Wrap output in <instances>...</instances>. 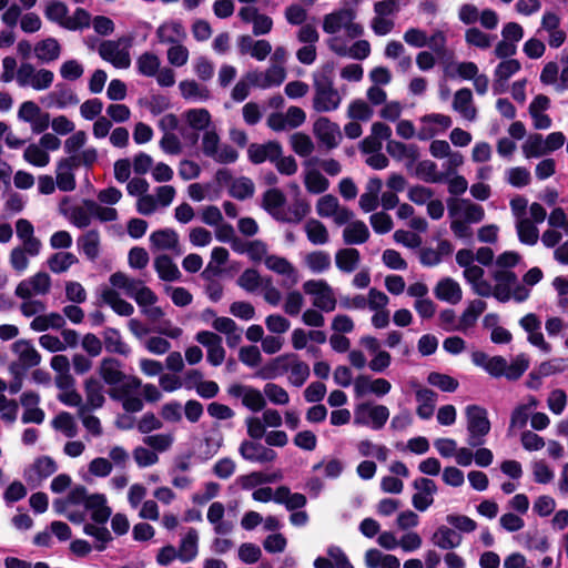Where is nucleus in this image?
<instances>
[{"label": "nucleus", "instance_id": "12", "mask_svg": "<svg viewBox=\"0 0 568 568\" xmlns=\"http://www.w3.org/2000/svg\"><path fill=\"white\" fill-rule=\"evenodd\" d=\"M54 73L44 68H36L30 62H23L17 70V83L20 88H30L34 91H45L51 88Z\"/></svg>", "mask_w": 568, "mask_h": 568}, {"label": "nucleus", "instance_id": "29", "mask_svg": "<svg viewBox=\"0 0 568 568\" xmlns=\"http://www.w3.org/2000/svg\"><path fill=\"white\" fill-rule=\"evenodd\" d=\"M42 102L48 108L67 109L77 105L80 100L75 92L63 83H58L51 92H49Z\"/></svg>", "mask_w": 568, "mask_h": 568}, {"label": "nucleus", "instance_id": "32", "mask_svg": "<svg viewBox=\"0 0 568 568\" xmlns=\"http://www.w3.org/2000/svg\"><path fill=\"white\" fill-rule=\"evenodd\" d=\"M521 68V64L516 59L503 60L494 71L493 92L494 94H501L507 90V81L516 74Z\"/></svg>", "mask_w": 568, "mask_h": 568}, {"label": "nucleus", "instance_id": "35", "mask_svg": "<svg viewBox=\"0 0 568 568\" xmlns=\"http://www.w3.org/2000/svg\"><path fill=\"white\" fill-rule=\"evenodd\" d=\"M24 409L21 420L24 424H41L44 420V412L39 407L40 396L36 392H24L20 397Z\"/></svg>", "mask_w": 568, "mask_h": 568}, {"label": "nucleus", "instance_id": "3", "mask_svg": "<svg viewBox=\"0 0 568 568\" xmlns=\"http://www.w3.org/2000/svg\"><path fill=\"white\" fill-rule=\"evenodd\" d=\"M284 373H288L287 378L291 385L301 387L310 377V366L296 354L288 353L273 358L256 373V376L262 379H273Z\"/></svg>", "mask_w": 568, "mask_h": 568}, {"label": "nucleus", "instance_id": "50", "mask_svg": "<svg viewBox=\"0 0 568 568\" xmlns=\"http://www.w3.org/2000/svg\"><path fill=\"white\" fill-rule=\"evenodd\" d=\"M364 562L367 568H399V559L390 554H384L372 548L365 552Z\"/></svg>", "mask_w": 568, "mask_h": 568}, {"label": "nucleus", "instance_id": "9", "mask_svg": "<svg viewBox=\"0 0 568 568\" xmlns=\"http://www.w3.org/2000/svg\"><path fill=\"white\" fill-rule=\"evenodd\" d=\"M142 382L140 378L129 375L122 383L109 389V396L120 402L128 413H139L143 409V399L140 396Z\"/></svg>", "mask_w": 568, "mask_h": 568}, {"label": "nucleus", "instance_id": "43", "mask_svg": "<svg viewBox=\"0 0 568 568\" xmlns=\"http://www.w3.org/2000/svg\"><path fill=\"white\" fill-rule=\"evenodd\" d=\"M453 109L468 121L476 119L477 110L473 103V93L468 88H463L455 92Z\"/></svg>", "mask_w": 568, "mask_h": 568}, {"label": "nucleus", "instance_id": "14", "mask_svg": "<svg viewBox=\"0 0 568 568\" xmlns=\"http://www.w3.org/2000/svg\"><path fill=\"white\" fill-rule=\"evenodd\" d=\"M130 45L131 40L128 38L106 40L100 44L98 52L104 61L114 68L128 69L131 65Z\"/></svg>", "mask_w": 568, "mask_h": 568}, {"label": "nucleus", "instance_id": "30", "mask_svg": "<svg viewBox=\"0 0 568 568\" xmlns=\"http://www.w3.org/2000/svg\"><path fill=\"white\" fill-rule=\"evenodd\" d=\"M264 265L268 271L283 276L284 285L293 286L297 284L300 280L298 272L295 266L283 256L270 254V256L265 260Z\"/></svg>", "mask_w": 568, "mask_h": 568}, {"label": "nucleus", "instance_id": "60", "mask_svg": "<svg viewBox=\"0 0 568 568\" xmlns=\"http://www.w3.org/2000/svg\"><path fill=\"white\" fill-rule=\"evenodd\" d=\"M197 542L199 534L196 529L190 528L185 536L182 538L178 550L179 559L182 562H190L197 556Z\"/></svg>", "mask_w": 568, "mask_h": 568}, {"label": "nucleus", "instance_id": "25", "mask_svg": "<svg viewBox=\"0 0 568 568\" xmlns=\"http://www.w3.org/2000/svg\"><path fill=\"white\" fill-rule=\"evenodd\" d=\"M313 133L327 149L336 148L342 140L338 124L325 116H321L314 122Z\"/></svg>", "mask_w": 568, "mask_h": 568}, {"label": "nucleus", "instance_id": "44", "mask_svg": "<svg viewBox=\"0 0 568 568\" xmlns=\"http://www.w3.org/2000/svg\"><path fill=\"white\" fill-rule=\"evenodd\" d=\"M343 230V241L347 245H359L369 239L367 225L359 220L348 221Z\"/></svg>", "mask_w": 568, "mask_h": 568}, {"label": "nucleus", "instance_id": "52", "mask_svg": "<svg viewBox=\"0 0 568 568\" xmlns=\"http://www.w3.org/2000/svg\"><path fill=\"white\" fill-rule=\"evenodd\" d=\"M65 325L64 316L57 312L41 313L30 323V328L34 332H44L48 329H60Z\"/></svg>", "mask_w": 568, "mask_h": 568}, {"label": "nucleus", "instance_id": "20", "mask_svg": "<svg viewBox=\"0 0 568 568\" xmlns=\"http://www.w3.org/2000/svg\"><path fill=\"white\" fill-rule=\"evenodd\" d=\"M327 45L335 54L355 60H364L371 54V44L367 40H357L348 45L341 37H332Z\"/></svg>", "mask_w": 568, "mask_h": 568}, {"label": "nucleus", "instance_id": "51", "mask_svg": "<svg viewBox=\"0 0 568 568\" xmlns=\"http://www.w3.org/2000/svg\"><path fill=\"white\" fill-rule=\"evenodd\" d=\"M79 262L75 254L68 251H59L50 255L47 260V266L53 274L68 272Z\"/></svg>", "mask_w": 568, "mask_h": 568}, {"label": "nucleus", "instance_id": "33", "mask_svg": "<svg viewBox=\"0 0 568 568\" xmlns=\"http://www.w3.org/2000/svg\"><path fill=\"white\" fill-rule=\"evenodd\" d=\"M206 519L217 536H227L234 529V523L225 519V507L220 501H214L209 506Z\"/></svg>", "mask_w": 568, "mask_h": 568}, {"label": "nucleus", "instance_id": "45", "mask_svg": "<svg viewBox=\"0 0 568 568\" xmlns=\"http://www.w3.org/2000/svg\"><path fill=\"white\" fill-rule=\"evenodd\" d=\"M150 244L154 251H175L179 246V235L171 229L159 230L150 235Z\"/></svg>", "mask_w": 568, "mask_h": 568}, {"label": "nucleus", "instance_id": "53", "mask_svg": "<svg viewBox=\"0 0 568 568\" xmlns=\"http://www.w3.org/2000/svg\"><path fill=\"white\" fill-rule=\"evenodd\" d=\"M13 353L18 356L21 364L26 367L37 366L41 362V356L33 345L26 341L19 339L12 345Z\"/></svg>", "mask_w": 568, "mask_h": 568}, {"label": "nucleus", "instance_id": "1", "mask_svg": "<svg viewBox=\"0 0 568 568\" xmlns=\"http://www.w3.org/2000/svg\"><path fill=\"white\" fill-rule=\"evenodd\" d=\"M520 260V255L514 251H506L495 258L489 271L495 285L489 282L488 297L494 296L501 303L511 298L521 303L529 297L530 290L518 282V277L513 271Z\"/></svg>", "mask_w": 568, "mask_h": 568}, {"label": "nucleus", "instance_id": "54", "mask_svg": "<svg viewBox=\"0 0 568 568\" xmlns=\"http://www.w3.org/2000/svg\"><path fill=\"white\" fill-rule=\"evenodd\" d=\"M101 297L120 316H130L134 312L133 305L121 298L114 288L104 287Z\"/></svg>", "mask_w": 568, "mask_h": 568}, {"label": "nucleus", "instance_id": "24", "mask_svg": "<svg viewBox=\"0 0 568 568\" xmlns=\"http://www.w3.org/2000/svg\"><path fill=\"white\" fill-rule=\"evenodd\" d=\"M390 389V382L383 377L372 378L367 375H359L354 381V393L357 397H363L368 394L384 397Z\"/></svg>", "mask_w": 568, "mask_h": 568}, {"label": "nucleus", "instance_id": "37", "mask_svg": "<svg viewBox=\"0 0 568 568\" xmlns=\"http://www.w3.org/2000/svg\"><path fill=\"white\" fill-rule=\"evenodd\" d=\"M434 295L437 300L456 305L463 298V290L457 281L452 277L439 280L434 287Z\"/></svg>", "mask_w": 568, "mask_h": 568}, {"label": "nucleus", "instance_id": "5", "mask_svg": "<svg viewBox=\"0 0 568 568\" xmlns=\"http://www.w3.org/2000/svg\"><path fill=\"white\" fill-rule=\"evenodd\" d=\"M47 20L59 24L70 31H77L90 26V13L77 8L72 16H69L67 4L60 0H48L43 10Z\"/></svg>", "mask_w": 568, "mask_h": 568}, {"label": "nucleus", "instance_id": "27", "mask_svg": "<svg viewBox=\"0 0 568 568\" xmlns=\"http://www.w3.org/2000/svg\"><path fill=\"white\" fill-rule=\"evenodd\" d=\"M239 453L245 460L258 464L272 463L277 457L275 450L255 440L242 442Z\"/></svg>", "mask_w": 568, "mask_h": 568}, {"label": "nucleus", "instance_id": "40", "mask_svg": "<svg viewBox=\"0 0 568 568\" xmlns=\"http://www.w3.org/2000/svg\"><path fill=\"white\" fill-rule=\"evenodd\" d=\"M487 308V303L483 300H473L468 303L460 317L458 318L457 325L455 329L458 332L466 333L468 329L473 328L478 320V317L485 312Z\"/></svg>", "mask_w": 568, "mask_h": 568}, {"label": "nucleus", "instance_id": "62", "mask_svg": "<svg viewBox=\"0 0 568 568\" xmlns=\"http://www.w3.org/2000/svg\"><path fill=\"white\" fill-rule=\"evenodd\" d=\"M285 203V195L278 189H270L263 195L262 206L267 211L274 219L278 221L283 205Z\"/></svg>", "mask_w": 568, "mask_h": 568}, {"label": "nucleus", "instance_id": "21", "mask_svg": "<svg viewBox=\"0 0 568 568\" xmlns=\"http://www.w3.org/2000/svg\"><path fill=\"white\" fill-rule=\"evenodd\" d=\"M520 327L527 334V341L544 354L551 352V345L545 339L541 332V321L534 313H528L519 320Z\"/></svg>", "mask_w": 568, "mask_h": 568}, {"label": "nucleus", "instance_id": "28", "mask_svg": "<svg viewBox=\"0 0 568 568\" xmlns=\"http://www.w3.org/2000/svg\"><path fill=\"white\" fill-rule=\"evenodd\" d=\"M413 487L417 490L412 497L414 508L418 511L427 510L434 503L436 484L429 478L422 477L414 480Z\"/></svg>", "mask_w": 568, "mask_h": 568}, {"label": "nucleus", "instance_id": "34", "mask_svg": "<svg viewBox=\"0 0 568 568\" xmlns=\"http://www.w3.org/2000/svg\"><path fill=\"white\" fill-rule=\"evenodd\" d=\"M282 155V146L278 142L268 141L263 144L252 143L247 149L248 160L254 164L265 161H275Z\"/></svg>", "mask_w": 568, "mask_h": 568}, {"label": "nucleus", "instance_id": "58", "mask_svg": "<svg viewBox=\"0 0 568 568\" xmlns=\"http://www.w3.org/2000/svg\"><path fill=\"white\" fill-rule=\"evenodd\" d=\"M361 254L353 247L341 248L335 254L336 267L343 273H353L359 265Z\"/></svg>", "mask_w": 568, "mask_h": 568}, {"label": "nucleus", "instance_id": "15", "mask_svg": "<svg viewBox=\"0 0 568 568\" xmlns=\"http://www.w3.org/2000/svg\"><path fill=\"white\" fill-rule=\"evenodd\" d=\"M305 294L313 296V306L323 312L336 308V297L332 286L324 280H308L303 284Z\"/></svg>", "mask_w": 568, "mask_h": 568}, {"label": "nucleus", "instance_id": "61", "mask_svg": "<svg viewBox=\"0 0 568 568\" xmlns=\"http://www.w3.org/2000/svg\"><path fill=\"white\" fill-rule=\"evenodd\" d=\"M181 95L189 101L202 102L210 98V91L206 87L199 84L194 80H183L179 83Z\"/></svg>", "mask_w": 568, "mask_h": 568}, {"label": "nucleus", "instance_id": "10", "mask_svg": "<svg viewBox=\"0 0 568 568\" xmlns=\"http://www.w3.org/2000/svg\"><path fill=\"white\" fill-rule=\"evenodd\" d=\"M201 150L206 158L220 164H231L239 159V152L230 144L223 143L215 129L203 133Z\"/></svg>", "mask_w": 568, "mask_h": 568}, {"label": "nucleus", "instance_id": "47", "mask_svg": "<svg viewBox=\"0 0 568 568\" xmlns=\"http://www.w3.org/2000/svg\"><path fill=\"white\" fill-rule=\"evenodd\" d=\"M84 394H85V404L88 409H98L101 408L105 402L104 398V388L102 383L94 378L90 377L84 382Z\"/></svg>", "mask_w": 568, "mask_h": 568}, {"label": "nucleus", "instance_id": "64", "mask_svg": "<svg viewBox=\"0 0 568 568\" xmlns=\"http://www.w3.org/2000/svg\"><path fill=\"white\" fill-rule=\"evenodd\" d=\"M154 267L159 277L163 281L173 282L181 277L176 264L168 255L158 256L154 260Z\"/></svg>", "mask_w": 568, "mask_h": 568}, {"label": "nucleus", "instance_id": "38", "mask_svg": "<svg viewBox=\"0 0 568 568\" xmlns=\"http://www.w3.org/2000/svg\"><path fill=\"white\" fill-rule=\"evenodd\" d=\"M155 36L162 44H175L182 42L186 38V32L181 22L169 20L158 27Z\"/></svg>", "mask_w": 568, "mask_h": 568}, {"label": "nucleus", "instance_id": "13", "mask_svg": "<svg viewBox=\"0 0 568 568\" xmlns=\"http://www.w3.org/2000/svg\"><path fill=\"white\" fill-rule=\"evenodd\" d=\"M467 419V432L469 434L467 443L469 446L477 447L485 443V437L490 430V422L487 410L477 405H469L465 409Z\"/></svg>", "mask_w": 568, "mask_h": 568}, {"label": "nucleus", "instance_id": "46", "mask_svg": "<svg viewBox=\"0 0 568 568\" xmlns=\"http://www.w3.org/2000/svg\"><path fill=\"white\" fill-rule=\"evenodd\" d=\"M84 507L91 511V518L98 524L106 523L112 513L103 494L90 495Z\"/></svg>", "mask_w": 568, "mask_h": 568}, {"label": "nucleus", "instance_id": "39", "mask_svg": "<svg viewBox=\"0 0 568 568\" xmlns=\"http://www.w3.org/2000/svg\"><path fill=\"white\" fill-rule=\"evenodd\" d=\"M99 375L110 388L115 387L122 383L129 375L122 372V365L120 361L106 357L103 358L99 366Z\"/></svg>", "mask_w": 568, "mask_h": 568}, {"label": "nucleus", "instance_id": "4", "mask_svg": "<svg viewBox=\"0 0 568 568\" xmlns=\"http://www.w3.org/2000/svg\"><path fill=\"white\" fill-rule=\"evenodd\" d=\"M343 95L335 88L332 75L327 72L313 74L312 108L317 113H329L339 109Z\"/></svg>", "mask_w": 568, "mask_h": 568}, {"label": "nucleus", "instance_id": "17", "mask_svg": "<svg viewBox=\"0 0 568 568\" xmlns=\"http://www.w3.org/2000/svg\"><path fill=\"white\" fill-rule=\"evenodd\" d=\"M316 213L321 217H332L337 225H343L353 219V212L342 206L338 199L332 194L321 196L316 202Z\"/></svg>", "mask_w": 568, "mask_h": 568}, {"label": "nucleus", "instance_id": "19", "mask_svg": "<svg viewBox=\"0 0 568 568\" xmlns=\"http://www.w3.org/2000/svg\"><path fill=\"white\" fill-rule=\"evenodd\" d=\"M227 393L240 398L243 406L254 413L263 410L267 404L264 393L250 385L233 384L229 387Z\"/></svg>", "mask_w": 568, "mask_h": 568}, {"label": "nucleus", "instance_id": "36", "mask_svg": "<svg viewBox=\"0 0 568 568\" xmlns=\"http://www.w3.org/2000/svg\"><path fill=\"white\" fill-rule=\"evenodd\" d=\"M314 162V160L305 161L303 181L310 193L321 194L329 187V181L315 168Z\"/></svg>", "mask_w": 568, "mask_h": 568}, {"label": "nucleus", "instance_id": "31", "mask_svg": "<svg viewBox=\"0 0 568 568\" xmlns=\"http://www.w3.org/2000/svg\"><path fill=\"white\" fill-rule=\"evenodd\" d=\"M550 108V100L544 94L536 95L529 104L528 112L536 130H547L552 121L546 111Z\"/></svg>", "mask_w": 568, "mask_h": 568}, {"label": "nucleus", "instance_id": "48", "mask_svg": "<svg viewBox=\"0 0 568 568\" xmlns=\"http://www.w3.org/2000/svg\"><path fill=\"white\" fill-rule=\"evenodd\" d=\"M79 250L90 260L94 261L100 255L101 235L98 230L83 233L78 240Z\"/></svg>", "mask_w": 568, "mask_h": 568}, {"label": "nucleus", "instance_id": "23", "mask_svg": "<svg viewBox=\"0 0 568 568\" xmlns=\"http://www.w3.org/2000/svg\"><path fill=\"white\" fill-rule=\"evenodd\" d=\"M419 129L417 138L422 141H426L437 135L440 132L446 131L452 126L453 121L450 116L442 113H430L423 115L419 119Z\"/></svg>", "mask_w": 568, "mask_h": 568}, {"label": "nucleus", "instance_id": "57", "mask_svg": "<svg viewBox=\"0 0 568 568\" xmlns=\"http://www.w3.org/2000/svg\"><path fill=\"white\" fill-rule=\"evenodd\" d=\"M68 203H69L68 197H64L61 201L60 212L64 216H67L74 226H77L79 229H84V227L89 226L91 224V215H92L90 210L87 206L85 207L74 206V207H71L68 210L64 207V205H67Z\"/></svg>", "mask_w": 568, "mask_h": 568}, {"label": "nucleus", "instance_id": "56", "mask_svg": "<svg viewBox=\"0 0 568 568\" xmlns=\"http://www.w3.org/2000/svg\"><path fill=\"white\" fill-rule=\"evenodd\" d=\"M437 395L429 388H417L416 400L418 403L416 413L422 419H429L435 410Z\"/></svg>", "mask_w": 568, "mask_h": 568}, {"label": "nucleus", "instance_id": "6", "mask_svg": "<svg viewBox=\"0 0 568 568\" xmlns=\"http://www.w3.org/2000/svg\"><path fill=\"white\" fill-rule=\"evenodd\" d=\"M357 11L345 7L334 10L323 18V30L328 34H337L344 31L351 39L359 38L364 34V27L356 21Z\"/></svg>", "mask_w": 568, "mask_h": 568}, {"label": "nucleus", "instance_id": "42", "mask_svg": "<svg viewBox=\"0 0 568 568\" xmlns=\"http://www.w3.org/2000/svg\"><path fill=\"white\" fill-rule=\"evenodd\" d=\"M182 118L189 128L195 132L203 131L204 133L206 130L215 129L213 126L211 113L204 108L186 110L183 112Z\"/></svg>", "mask_w": 568, "mask_h": 568}, {"label": "nucleus", "instance_id": "2", "mask_svg": "<svg viewBox=\"0 0 568 568\" xmlns=\"http://www.w3.org/2000/svg\"><path fill=\"white\" fill-rule=\"evenodd\" d=\"M16 234L21 244L10 251L9 263L12 270L23 273L29 267V258L41 253L42 242L36 236L34 227L27 219H19L16 222Z\"/></svg>", "mask_w": 568, "mask_h": 568}, {"label": "nucleus", "instance_id": "41", "mask_svg": "<svg viewBox=\"0 0 568 568\" xmlns=\"http://www.w3.org/2000/svg\"><path fill=\"white\" fill-rule=\"evenodd\" d=\"M74 160L62 159L55 168V184L63 192H71L75 189Z\"/></svg>", "mask_w": 568, "mask_h": 568}, {"label": "nucleus", "instance_id": "11", "mask_svg": "<svg viewBox=\"0 0 568 568\" xmlns=\"http://www.w3.org/2000/svg\"><path fill=\"white\" fill-rule=\"evenodd\" d=\"M389 415V409L385 405L364 402L354 407L353 423L355 426H364L373 430H379L387 423Z\"/></svg>", "mask_w": 568, "mask_h": 568}, {"label": "nucleus", "instance_id": "7", "mask_svg": "<svg viewBox=\"0 0 568 568\" xmlns=\"http://www.w3.org/2000/svg\"><path fill=\"white\" fill-rule=\"evenodd\" d=\"M475 253L468 248H462L456 253V263L464 268V277L470 284L473 292L481 297H488L489 281L484 275L485 271L475 263Z\"/></svg>", "mask_w": 568, "mask_h": 568}, {"label": "nucleus", "instance_id": "26", "mask_svg": "<svg viewBox=\"0 0 568 568\" xmlns=\"http://www.w3.org/2000/svg\"><path fill=\"white\" fill-rule=\"evenodd\" d=\"M195 341L203 345L207 351V362L213 366H220L225 359V349L222 345V338L210 331L196 333Z\"/></svg>", "mask_w": 568, "mask_h": 568}, {"label": "nucleus", "instance_id": "55", "mask_svg": "<svg viewBox=\"0 0 568 568\" xmlns=\"http://www.w3.org/2000/svg\"><path fill=\"white\" fill-rule=\"evenodd\" d=\"M432 541L438 548L448 550L457 548L462 544V536L447 526H440L433 534Z\"/></svg>", "mask_w": 568, "mask_h": 568}, {"label": "nucleus", "instance_id": "63", "mask_svg": "<svg viewBox=\"0 0 568 568\" xmlns=\"http://www.w3.org/2000/svg\"><path fill=\"white\" fill-rule=\"evenodd\" d=\"M305 266L314 274H322L331 268L332 260L325 251H313L304 257Z\"/></svg>", "mask_w": 568, "mask_h": 568}, {"label": "nucleus", "instance_id": "8", "mask_svg": "<svg viewBox=\"0 0 568 568\" xmlns=\"http://www.w3.org/2000/svg\"><path fill=\"white\" fill-rule=\"evenodd\" d=\"M403 40L416 49L428 47L438 58H444L447 54V36L443 30H434L432 34H428L426 30L410 27L404 32Z\"/></svg>", "mask_w": 568, "mask_h": 568}, {"label": "nucleus", "instance_id": "49", "mask_svg": "<svg viewBox=\"0 0 568 568\" xmlns=\"http://www.w3.org/2000/svg\"><path fill=\"white\" fill-rule=\"evenodd\" d=\"M33 51L39 61L50 63L59 59L61 54V45L57 39L49 37L37 42Z\"/></svg>", "mask_w": 568, "mask_h": 568}, {"label": "nucleus", "instance_id": "16", "mask_svg": "<svg viewBox=\"0 0 568 568\" xmlns=\"http://www.w3.org/2000/svg\"><path fill=\"white\" fill-rule=\"evenodd\" d=\"M17 119L29 124L34 134L43 133L50 125V114L31 100L23 101L19 105Z\"/></svg>", "mask_w": 568, "mask_h": 568}, {"label": "nucleus", "instance_id": "18", "mask_svg": "<svg viewBox=\"0 0 568 568\" xmlns=\"http://www.w3.org/2000/svg\"><path fill=\"white\" fill-rule=\"evenodd\" d=\"M51 290V277L45 272H37L32 276L21 281L14 294L21 300L32 296L47 295Z\"/></svg>", "mask_w": 568, "mask_h": 568}, {"label": "nucleus", "instance_id": "59", "mask_svg": "<svg viewBox=\"0 0 568 568\" xmlns=\"http://www.w3.org/2000/svg\"><path fill=\"white\" fill-rule=\"evenodd\" d=\"M58 469L57 463L49 456H41L34 460L31 468L27 471L29 480H42Z\"/></svg>", "mask_w": 568, "mask_h": 568}, {"label": "nucleus", "instance_id": "22", "mask_svg": "<svg viewBox=\"0 0 568 568\" xmlns=\"http://www.w3.org/2000/svg\"><path fill=\"white\" fill-rule=\"evenodd\" d=\"M448 214L473 224L484 220L485 210L481 205L475 204L469 200L455 199L448 202Z\"/></svg>", "mask_w": 568, "mask_h": 568}]
</instances>
